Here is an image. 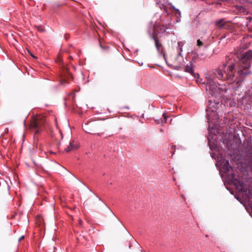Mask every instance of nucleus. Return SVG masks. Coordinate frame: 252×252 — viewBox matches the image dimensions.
Segmentation results:
<instances>
[{"label":"nucleus","mask_w":252,"mask_h":252,"mask_svg":"<svg viewBox=\"0 0 252 252\" xmlns=\"http://www.w3.org/2000/svg\"><path fill=\"white\" fill-rule=\"evenodd\" d=\"M252 60V50H249L243 54L238 63H231L226 70L223 71L220 67L207 71L205 78L207 81L206 91H210L212 96L215 95L219 88L217 86L215 79L227 80L232 84L233 89H239L246 78L252 74L250 69Z\"/></svg>","instance_id":"1"},{"label":"nucleus","mask_w":252,"mask_h":252,"mask_svg":"<svg viewBox=\"0 0 252 252\" xmlns=\"http://www.w3.org/2000/svg\"><path fill=\"white\" fill-rule=\"evenodd\" d=\"M222 166L226 179L229 183L234 186L238 191H244L245 189L243 182L240 180L238 176L236 177L233 173V168L229 165L228 160H227Z\"/></svg>","instance_id":"2"},{"label":"nucleus","mask_w":252,"mask_h":252,"mask_svg":"<svg viewBox=\"0 0 252 252\" xmlns=\"http://www.w3.org/2000/svg\"><path fill=\"white\" fill-rule=\"evenodd\" d=\"M171 26L170 22H157L156 24L153 26V32L152 34V38L155 41V46L158 52L161 54L163 53V47L161 43L158 39V35L159 33L158 28H159L161 33H164L167 29L170 28Z\"/></svg>","instance_id":"3"},{"label":"nucleus","mask_w":252,"mask_h":252,"mask_svg":"<svg viewBox=\"0 0 252 252\" xmlns=\"http://www.w3.org/2000/svg\"><path fill=\"white\" fill-rule=\"evenodd\" d=\"M209 107L206 110L207 118L208 121H211L213 120L218 118V114L216 112L218 105L219 103H212L211 100H210Z\"/></svg>","instance_id":"4"},{"label":"nucleus","mask_w":252,"mask_h":252,"mask_svg":"<svg viewBox=\"0 0 252 252\" xmlns=\"http://www.w3.org/2000/svg\"><path fill=\"white\" fill-rule=\"evenodd\" d=\"M199 55L198 54L192 51L190 53H188L186 59L189 58L190 61H189V63L193 64L196 62V60L198 59Z\"/></svg>","instance_id":"5"},{"label":"nucleus","mask_w":252,"mask_h":252,"mask_svg":"<svg viewBox=\"0 0 252 252\" xmlns=\"http://www.w3.org/2000/svg\"><path fill=\"white\" fill-rule=\"evenodd\" d=\"M185 44V41H179L178 42V46L177 47V51L178 52V56L177 59H179L181 58V59H183V56L182 55V52H183V47Z\"/></svg>","instance_id":"6"},{"label":"nucleus","mask_w":252,"mask_h":252,"mask_svg":"<svg viewBox=\"0 0 252 252\" xmlns=\"http://www.w3.org/2000/svg\"><path fill=\"white\" fill-rule=\"evenodd\" d=\"M79 146L77 142H75L74 141L70 142L69 145L67 148L65 149V151L66 152H70L73 150H75L78 148Z\"/></svg>","instance_id":"7"},{"label":"nucleus","mask_w":252,"mask_h":252,"mask_svg":"<svg viewBox=\"0 0 252 252\" xmlns=\"http://www.w3.org/2000/svg\"><path fill=\"white\" fill-rule=\"evenodd\" d=\"M168 2L166 0H157V4L161 9L166 10V6L168 4Z\"/></svg>","instance_id":"8"},{"label":"nucleus","mask_w":252,"mask_h":252,"mask_svg":"<svg viewBox=\"0 0 252 252\" xmlns=\"http://www.w3.org/2000/svg\"><path fill=\"white\" fill-rule=\"evenodd\" d=\"M30 128L32 129L36 130L35 133H38L41 130V128L39 127L38 124L36 121L32 122L30 125Z\"/></svg>","instance_id":"9"},{"label":"nucleus","mask_w":252,"mask_h":252,"mask_svg":"<svg viewBox=\"0 0 252 252\" xmlns=\"http://www.w3.org/2000/svg\"><path fill=\"white\" fill-rule=\"evenodd\" d=\"M215 26L219 29H223L224 28L225 21L224 19H220L216 21L215 23Z\"/></svg>","instance_id":"10"},{"label":"nucleus","mask_w":252,"mask_h":252,"mask_svg":"<svg viewBox=\"0 0 252 252\" xmlns=\"http://www.w3.org/2000/svg\"><path fill=\"white\" fill-rule=\"evenodd\" d=\"M189 65H187L185 67V71L190 74L192 76L194 75V72L193 70V64L189 63Z\"/></svg>","instance_id":"11"},{"label":"nucleus","mask_w":252,"mask_h":252,"mask_svg":"<svg viewBox=\"0 0 252 252\" xmlns=\"http://www.w3.org/2000/svg\"><path fill=\"white\" fill-rule=\"evenodd\" d=\"M162 116H163L164 117V119L163 120H158V121H157V123L158 124H159L160 123H166V121H167V117L166 116V115H165V113H163L162 114Z\"/></svg>","instance_id":"12"},{"label":"nucleus","mask_w":252,"mask_h":252,"mask_svg":"<svg viewBox=\"0 0 252 252\" xmlns=\"http://www.w3.org/2000/svg\"><path fill=\"white\" fill-rule=\"evenodd\" d=\"M170 7H172L174 9H175V10H176V14L177 15H179V16H181V13H180V11H179L178 9H176V8L174 7V6H173V5H171V6H170Z\"/></svg>","instance_id":"13"},{"label":"nucleus","mask_w":252,"mask_h":252,"mask_svg":"<svg viewBox=\"0 0 252 252\" xmlns=\"http://www.w3.org/2000/svg\"><path fill=\"white\" fill-rule=\"evenodd\" d=\"M197 46L200 47L203 45V42L201 41H200L199 39H198L197 41Z\"/></svg>","instance_id":"14"},{"label":"nucleus","mask_w":252,"mask_h":252,"mask_svg":"<svg viewBox=\"0 0 252 252\" xmlns=\"http://www.w3.org/2000/svg\"><path fill=\"white\" fill-rule=\"evenodd\" d=\"M227 64L225 63H223L221 65H220L219 67H220L222 70H223V69L225 68Z\"/></svg>","instance_id":"15"},{"label":"nucleus","mask_w":252,"mask_h":252,"mask_svg":"<svg viewBox=\"0 0 252 252\" xmlns=\"http://www.w3.org/2000/svg\"><path fill=\"white\" fill-rule=\"evenodd\" d=\"M175 146H172L171 147V150L173 151V152H172V156H173V154H174L175 151H173V149H175Z\"/></svg>","instance_id":"16"},{"label":"nucleus","mask_w":252,"mask_h":252,"mask_svg":"<svg viewBox=\"0 0 252 252\" xmlns=\"http://www.w3.org/2000/svg\"><path fill=\"white\" fill-rule=\"evenodd\" d=\"M24 238V236L22 235L21 236L19 239V242H20L22 240H23Z\"/></svg>","instance_id":"17"},{"label":"nucleus","mask_w":252,"mask_h":252,"mask_svg":"<svg viewBox=\"0 0 252 252\" xmlns=\"http://www.w3.org/2000/svg\"><path fill=\"white\" fill-rule=\"evenodd\" d=\"M230 105L231 106H232L234 105V103L233 104H230Z\"/></svg>","instance_id":"18"},{"label":"nucleus","mask_w":252,"mask_h":252,"mask_svg":"<svg viewBox=\"0 0 252 252\" xmlns=\"http://www.w3.org/2000/svg\"><path fill=\"white\" fill-rule=\"evenodd\" d=\"M151 26L152 27L153 26V24L152 23H151Z\"/></svg>","instance_id":"19"},{"label":"nucleus","mask_w":252,"mask_h":252,"mask_svg":"<svg viewBox=\"0 0 252 252\" xmlns=\"http://www.w3.org/2000/svg\"><path fill=\"white\" fill-rule=\"evenodd\" d=\"M100 47H101L102 48H103V47L102 46V45H101V44H100Z\"/></svg>","instance_id":"20"}]
</instances>
